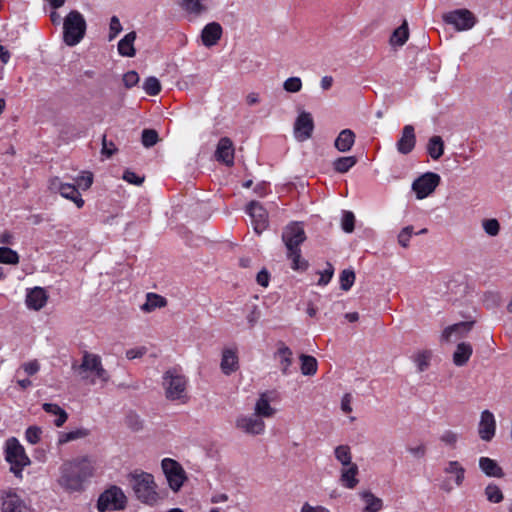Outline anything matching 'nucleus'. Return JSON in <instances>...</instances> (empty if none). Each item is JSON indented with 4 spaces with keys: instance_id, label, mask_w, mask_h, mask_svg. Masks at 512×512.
<instances>
[{
    "instance_id": "obj_64",
    "label": "nucleus",
    "mask_w": 512,
    "mask_h": 512,
    "mask_svg": "<svg viewBox=\"0 0 512 512\" xmlns=\"http://www.w3.org/2000/svg\"><path fill=\"white\" fill-rule=\"evenodd\" d=\"M301 512H330L328 509L322 507V506H311L308 503H305L302 508Z\"/></svg>"
},
{
    "instance_id": "obj_48",
    "label": "nucleus",
    "mask_w": 512,
    "mask_h": 512,
    "mask_svg": "<svg viewBox=\"0 0 512 512\" xmlns=\"http://www.w3.org/2000/svg\"><path fill=\"white\" fill-rule=\"evenodd\" d=\"M482 227L485 233L489 236H497L500 232V224L499 221L495 218L484 219L482 221Z\"/></svg>"
},
{
    "instance_id": "obj_43",
    "label": "nucleus",
    "mask_w": 512,
    "mask_h": 512,
    "mask_svg": "<svg viewBox=\"0 0 512 512\" xmlns=\"http://www.w3.org/2000/svg\"><path fill=\"white\" fill-rule=\"evenodd\" d=\"M0 262L14 265L19 262V256L16 251L8 247H0Z\"/></svg>"
},
{
    "instance_id": "obj_34",
    "label": "nucleus",
    "mask_w": 512,
    "mask_h": 512,
    "mask_svg": "<svg viewBox=\"0 0 512 512\" xmlns=\"http://www.w3.org/2000/svg\"><path fill=\"white\" fill-rule=\"evenodd\" d=\"M181 7L193 17H198L207 10L201 0H182Z\"/></svg>"
},
{
    "instance_id": "obj_1",
    "label": "nucleus",
    "mask_w": 512,
    "mask_h": 512,
    "mask_svg": "<svg viewBox=\"0 0 512 512\" xmlns=\"http://www.w3.org/2000/svg\"><path fill=\"white\" fill-rule=\"evenodd\" d=\"M94 471V463L88 456L77 457L61 465L57 482L66 492H80L84 483L94 475Z\"/></svg>"
},
{
    "instance_id": "obj_16",
    "label": "nucleus",
    "mask_w": 512,
    "mask_h": 512,
    "mask_svg": "<svg viewBox=\"0 0 512 512\" xmlns=\"http://www.w3.org/2000/svg\"><path fill=\"white\" fill-rule=\"evenodd\" d=\"M236 426L243 433L252 436L263 435L266 430V424L264 422V419H262L255 413L238 417L236 421Z\"/></svg>"
},
{
    "instance_id": "obj_28",
    "label": "nucleus",
    "mask_w": 512,
    "mask_h": 512,
    "mask_svg": "<svg viewBox=\"0 0 512 512\" xmlns=\"http://www.w3.org/2000/svg\"><path fill=\"white\" fill-rule=\"evenodd\" d=\"M472 346L469 343L461 342L453 353V362L456 366L465 365L472 355Z\"/></svg>"
},
{
    "instance_id": "obj_33",
    "label": "nucleus",
    "mask_w": 512,
    "mask_h": 512,
    "mask_svg": "<svg viewBox=\"0 0 512 512\" xmlns=\"http://www.w3.org/2000/svg\"><path fill=\"white\" fill-rule=\"evenodd\" d=\"M299 359L301 361V373L304 376H313L316 374L318 363L315 357L306 354H301L299 356Z\"/></svg>"
},
{
    "instance_id": "obj_51",
    "label": "nucleus",
    "mask_w": 512,
    "mask_h": 512,
    "mask_svg": "<svg viewBox=\"0 0 512 512\" xmlns=\"http://www.w3.org/2000/svg\"><path fill=\"white\" fill-rule=\"evenodd\" d=\"M355 216L351 211H344L341 226L346 233H351L354 230Z\"/></svg>"
},
{
    "instance_id": "obj_21",
    "label": "nucleus",
    "mask_w": 512,
    "mask_h": 512,
    "mask_svg": "<svg viewBox=\"0 0 512 512\" xmlns=\"http://www.w3.org/2000/svg\"><path fill=\"white\" fill-rule=\"evenodd\" d=\"M473 324L472 321H466L448 326L442 332L441 339L450 342L463 338L471 331Z\"/></svg>"
},
{
    "instance_id": "obj_41",
    "label": "nucleus",
    "mask_w": 512,
    "mask_h": 512,
    "mask_svg": "<svg viewBox=\"0 0 512 512\" xmlns=\"http://www.w3.org/2000/svg\"><path fill=\"white\" fill-rule=\"evenodd\" d=\"M484 494L486 499L491 503H500L504 498L501 489L493 483H490L485 487Z\"/></svg>"
},
{
    "instance_id": "obj_47",
    "label": "nucleus",
    "mask_w": 512,
    "mask_h": 512,
    "mask_svg": "<svg viewBox=\"0 0 512 512\" xmlns=\"http://www.w3.org/2000/svg\"><path fill=\"white\" fill-rule=\"evenodd\" d=\"M142 144L146 148H150L154 146L159 141V136L156 130L154 129H144L142 131Z\"/></svg>"
},
{
    "instance_id": "obj_22",
    "label": "nucleus",
    "mask_w": 512,
    "mask_h": 512,
    "mask_svg": "<svg viewBox=\"0 0 512 512\" xmlns=\"http://www.w3.org/2000/svg\"><path fill=\"white\" fill-rule=\"evenodd\" d=\"M274 358L279 363L280 371L283 375L287 376L291 374L290 367L293 363V352L284 343H280L277 351L274 354Z\"/></svg>"
},
{
    "instance_id": "obj_61",
    "label": "nucleus",
    "mask_w": 512,
    "mask_h": 512,
    "mask_svg": "<svg viewBox=\"0 0 512 512\" xmlns=\"http://www.w3.org/2000/svg\"><path fill=\"white\" fill-rule=\"evenodd\" d=\"M258 67H259V63L254 62L253 60H251L247 57L244 58L239 65V69L246 71V72L254 71Z\"/></svg>"
},
{
    "instance_id": "obj_39",
    "label": "nucleus",
    "mask_w": 512,
    "mask_h": 512,
    "mask_svg": "<svg viewBox=\"0 0 512 512\" xmlns=\"http://www.w3.org/2000/svg\"><path fill=\"white\" fill-rule=\"evenodd\" d=\"M409 36L408 25L407 22L404 21L401 26H399L392 34L390 38V43L392 45L402 46L405 44Z\"/></svg>"
},
{
    "instance_id": "obj_59",
    "label": "nucleus",
    "mask_w": 512,
    "mask_h": 512,
    "mask_svg": "<svg viewBox=\"0 0 512 512\" xmlns=\"http://www.w3.org/2000/svg\"><path fill=\"white\" fill-rule=\"evenodd\" d=\"M333 273H334L333 267L330 264H328V268L325 269L320 275V278L318 280V285H322V286L327 285L330 282V280L332 279Z\"/></svg>"
},
{
    "instance_id": "obj_60",
    "label": "nucleus",
    "mask_w": 512,
    "mask_h": 512,
    "mask_svg": "<svg viewBox=\"0 0 512 512\" xmlns=\"http://www.w3.org/2000/svg\"><path fill=\"white\" fill-rule=\"evenodd\" d=\"M116 151V147L113 142H109L104 135L102 138V153L108 157L112 156Z\"/></svg>"
},
{
    "instance_id": "obj_7",
    "label": "nucleus",
    "mask_w": 512,
    "mask_h": 512,
    "mask_svg": "<svg viewBox=\"0 0 512 512\" xmlns=\"http://www.w3.org/2000/svg\"><path fill=\"white\" fill-rule=\"evenodd\" d=\"M6 460L11 465V472L17 477H21L22 469L30 464L29 457L16 438H10L6 442Z\"/></svg>"
},
{
    "instance_id": "obj_45",
    "label": "nucleus",
    "mask_w": 512,
    "mask_h": 512,
    "mask_svg": "<svg viewBox=\"0 0 512 512\" xmlns=\"http://www.w3.org/2000/svg\"><path fill=\"white\" fill-rule=\"evenodd\" d=\"M355 282V273L353 270L345 269L340 274V287L344 291H348Z\"/></svg>"
},
{
    "instance_id": "obj_58",
    "label": "nucleus",
    "mask_w": 512,
    "mask_h": 512,
    "mask_svg": "<svg viewBox=\"0 0 512 512\" xmlns=\"http://www.w3.org/2000/svg\"><path fill=\"white\" fill-rule=\"evenodd\" d=\"M123 179L125 181H127L128 183H131L134 185H141L144 182V177H140L130 170H126L124 172Z\"/></svg>"
},
{
    "instance_id": "obj_26",
    "label": "nucleus",
    "mask_w": 512,
    "mask_h": 512,
    "mask_svg": "<svg viewBox=\"0 0 512 512\" xmlns=\"http://www.w3.org/2000/svg\"><path fill=\"white\" fill-rule=\"evenodd\" d=\"M480 470L488 477L502 478L504 476L503 469L496 460L482 456L478 461Z\"/></svg>"
},
{
    "instance_id": "obj_12",
    "label": "nucleus",
    "mask_w": 512,
    "mask_h": 512,
    "mask_svg": "<svg viewBox=\"0 0 512 512\" xmlns=\"http://www.w3.org/2000/svg\"><path fill=\"white\" fill-rule=\"evenodd\" d=\"M161 466L170 488L177 492L186 479L183 468L177 461L170 458L163 459Z\"/></svg>"
},
{
    "instance_id": "obj_17",
    "label": "nucleus",
    "mask_w": 512,
    "mask_h": 512,
    "mask_svg": "<svg viewBox=\"0 0 512 512\" xmlns=\"http://www.w3.org/2000/svg\"><path fill=\"white\" fill-rule=\"evenodd\" d=\"M314 122L310 113L301 112L294 123V136L300 141L308 140L313 132Z\"/></svg>"
},
{
    "instance_id": "obj_42",
    "label": "nucleus",
    "mask_w": 512,
    "mask_h": 512,
    "mask_svg": "<svg viewBox=\"0 0 512 512\" xmlns=\"http://www.w3.org/2000/svg\"><path fill=\"white\" fill-rule=\"evenodd\" d=\"M125 423L127 427L134 432L141 431L144 428L143 419L134 412H131L126 416Z\"/></svg>"
},
{
    "instance_id": "obj_40",
    "label": "nucleus",
    "mask_w": 512,
    "mask_h": 512,
    "mask_svg": "<svg viewBox=\"0 0 512 512\" xmlns=\"http://www.w3.org/2000/svg\"><path fill=\"white\" fill-rule=\"evenodd\" d=\"M460 439V434L453 430H445L439 437L440 442L451 449H455Z\"/></svg>"
},
{
    "instance_id": "obj_2",
    "label": "nucleus",
    "mask_w": 512,
    "mask_h": 512,
    "mask_svg": "<svg viewBox=\"0 0 512 512\" xmlns=\"http://www.w3.org/2000/svg\"><path fill=\"white\" fill-rule=\"evenodd\" d=\"M304 228L299 222L288 224L282 233V240L287 249V257L291 260L293 270H305L308 263L301 258L300 245L305 241Z\"/></svg>"
},
{
    "instance_id": "obj_53",
    "label": "nucleus",
    "mask_w": 512,
    "mask_h": 512,
    "mask_svg": "<svg viewBox=\"0 0 512 512\" xmlns=\"http://www.w3.org/2000/svg\"><path fill=\"white\" fill-rule=\"evenodd\" d=\"M407 451L414 458L421 459L424 458L427 453V447L424 443H418L413 446H408Z\"/></svg>"
},
{
    "instance_id": "obj_5",
    "label": "nucleus",
    "mask_w": 512,
    "mask_h": 512,
    "mask_svg": "<svg viewBox=\"0 0 512 512\" xmlns=\"http://www.w3.org/2000/svg\"><path fill=\"white\" fill-rule=\"evenodd\" d=\"M86 21L77 10L70 11L63 19V41L68 46L77 45L85 36Z\"/></svg>"
},
{
    "instance_id": "obj_63",
    "label": "nucleus",
    "mask_w": 512,
    "mask_h": 512,
    "mask_svg": "<svg viewBox=\"0 0 512 512\" xmlns=\"http://www.w3.org/2000/svg\"><path fill=\"white\" fill-rule=\"evenodd\" d=\"M146 353L145 347H139V348H132L126 351V357L129 360H133L136 358L142 357Z\"/></svg>"
},
{
    "instance_id": "obj_13",
    "label": "nucleus",
    "mask_w": 512,
    "mask_h": 512,
    "mask_svg": "<svg viewBox=\"0 0 512 512\" xmlns=\"http://www.w3.org/2000/svg\"><path fill=\"white\" fill-rule=\"evenodd\" d=\"M443 20L458 31L470 30L476 24L473 13L467 9H457L443 15Z\"/></svg>"
},
{
    "instance_id": "obj_9",
    "label": "nucleus",
    "mask_w": 512,
    "mask_h": 512,
    "mask_svg": "<svg viewBox=\"0 0 512 512\" xmlns=\"http://www.w3.org/2000/svg\"><path fill=\"white\" fill-rule=\"evenodd\" d=\"M443 472L448 477L443 481L441 489L447 493L453 490L452 483L461 487L465 481L466 468L458 460H449L444 464Z\"/></svg>"
},
{
    "instance_id": "obj_38",
    "label": "nucleus",
    "mask_w": 512,
    "mask_h": 512,
    "mask_svg": "<svg viewBox=\"0 0 512 512\" xmlns=\"http://www.w3.org/2000/svg\"><path fill=\"white\" fill-rule=\"evenodd\" d=\"M334 456L341 466L352 464L351 448L348 445H339L334 449Z\"/></svg>"
},
{
    "instance_id": "obj_24",
    "label": "nucleus",
    "mask_w": 512,
    "mask_h": 512,
    "mask_svg": "<svg viewBox=\"0 0 512 512\" xmlns=\"http://www.w3.org/2000/svg\"><path fill=\"white\" fill-rule=\"evenodd\" d=\"M358 473L359 469L355 463L342 466L340 470V483L342 486L348 489H354L359 483L357 479Z\"/></svg>"
},
{
    "instance_id": "obj_4",
    "label": "nucleus",
    "mask_w": 512,
    "mask_h": 512,
    "mask_svg": "<svg viewBox=\"0 0 512 512\" xmlns=\"http://www.w3.org/2000/svg\"><path fill=\"white\" fill-rule=\"evenodd\" d=\"M188 380L176 369H169L162 377V388L166 400L185 404L189 400L187 390Z\"/></svg>"
},
{
    "instance_id": "obj_25",
    "label": "nucleus",
    "mask_w": 512,
    "mask_h": 512,
    "mask_svg": "<svg viewBox=\"0 0 512 512\" xmlns=\"http://www.w3.org/2000/svg\"><path fill=\"white\" fill-rule=\"evenodd\" d=\"M2 512H32L26 503L16 494L8 493L3 499Z\"/></svg>"
},
{
    "instance_id": "obj_27",
    "label": "nucleus",
    "mask_w": 512,
    "mask_h": 512,
    "mask_svg": "<svg viewBox=\"0 0 512 512\" xmlns=\"http://www.w3.org/2000/svg\"><path fill=\"white\" fill-rule=\"evenodd\" d=\"M355 139L356 135L351 129H343L336 137L334 146L339 152L345 153L352 149Z\"/></svg>"
},
{
    "instance_id": "obj_50",
    "label": "nucleus",
    "mask_w": 512,
    "mask_h": 512,
    "mask_svg": "<svg viewBox=\"0 0 512 512\" xmlns=\"http://www.w3.org/2000/svg\"><path fill=\"white\" fill-rule=\"evenodd\" d=\"M93 183V175L90 172H85L75 179V185L82 190H88Z\"/></svg>"
},
{
    "instance_id": "obj_29",
    "label": "nucleus",
    "mask_w": 512,
    "mask_h": 512,
    "mask_svg": "<svg viewBox=\"0 0 512 512\" xmlns=\"http://www.w3.org/2000/svg\"><path fill=\"white\" fill-rule=\"evenodd\" d=\"M167 305V300L159 294L148 293L146 295V302L141 305V310L145 313H150L157 308H163Z\"/></svg>"
},
{
    "instance_id": "obj_20",
    "label": "nucleus",
    "mask_w": 512,
    "mask_h": 512,
    "mask_svg": "<svg viewBox=\"0 0 512 512\" xmlns=\"http://www.w3.org/2000/svg\"><path fill=\"white\" fill-rule=\"evenodd\" d=\"M416 136L412 125H405L402 129L401 136L396 143L397 151L400 154L407 155L415 148Z\"/></svg>"
},
{
    "instance_id": "obj_3",
    "label": "nucleus",
    "mask_w": 512,
    "mask_h": 512,
    "mask_svg": "<svg viewBox=\"0 0 512 512\" xmlns=\"http://www.w3.org/2000/svg\"><path fill=\"white\" fill-rule=\"evenodd\" d=\"M73 369L80 378L91 385L104 387L110 381V375L102 364L99 355L90 352H83L81 363L73 365Z\"/></svg>"
},
{
    "instance_id": "obj_36",
    "label": "nucleus",
    "mask_w": 512,
    "mask_h": 512,
    "mask_svg": "<svg viewBox=\"0 0 512 512\" xmlns=\"http://www.w3.org/2000/svg\"><path fill=\"white\" fill-rule=\"evenodd\" d=\"M431 357L432 352L430 350H421L412 356L413 362L417 366L419 372H423L429 367Z\"/></svg>"
},
{
    "instance_id": "obj_32",
    "label": "nucleus",
    "mask_w": 512,
    "mask_h": 512,
    "mask_svg": "<svg viewBox=\"0 0 512 512\" xmlns=\"http://www.w3.org/2000/svg\"><path fill=\"white\" fill-rule=\"evenodd\" d=\"M427 152L434 160L439 159L444 153V142L440 136H432L427 144Z\"/></svg>"
},
{
    "instance_id": "obj_8",
    "label": "nucleus",
    "mask_w": 512,
    "mask_h": 512,
    "mask_svg": "<svg viewBox=\"0 0 512 512\" xmlns=\"http://www.w3.org/2000/svg\"><path fill=\"white\" fill-rule=\"evenodd\" d=\"M279 401V393L275 389L266 390L263 392H260L254 407H253V413L264 418H273L278 410L274 406H272V403H276Z\"/></svg>"
},
{
    "instance_id": "obj_11",
    "label": "nucleus",
    "mask_w": 512,
    "mask_h": 512,
    "mask_svg": "<svg viewBox=\"0 0 512 512\" xmlns=\"http://www.w3.org/2000/svg\"><path fill=\"white\" fill-rule=\"evenodd\" d=\"M48 189L51 193H59L62 197L73 201L78 208L84 205V200L75 184L65 183L59 177H52L48 181Z\"/></svg>"
},
{
    "instance_id": "obj_49",
    "label": "nucleus",
    "mask_w": 512,
    "mask_h": 512,
    "mask_svg": "<svg viewBox=\"0 0 512 512\" xmlns=\"http://www.w3.org/2000/svg\"><path fill=\"white\" fill-rule=\"evenodd\" d=\"M283 88L290 93L299 92L302 89V81L299 77H290L284 81Z\"/></svg>"
},
{
    "instance_id": "obj_14",
    "label": "nucleus",
    "mask_w": 512,
    "mask_h": 512,
    "mask_svg": "<svg viewBox=\"0 0 512 512\" xmlns=\"http://www.w3.org/2000/svg\"><path fill=\"white\" fill-rule=\"evenodd\" d=\"M440 180L441 178L438 174L427 172L413 182L412 189L418 199H424L435 191Z\"/></svg>"
},
{
    "instance_id": "obj_62",
    "label": "nucleus",
    "mask_w": 512,
    "mask_h": 512,
    "mask_svg": "<svg viewBox=\"0 0 512 512\" xmlns=\"http://www.w3.org/2000/svg\"><path fill=\"white\" fill-rule=\"evenodd\" d=\"M225 143H226V166H230L233 164L234 147H233V143L228 138H226Z\"/></svg>"
},
{
    "instance_id": "obj_52",
    "label": "nucleus",
    "mask_w": 512,
    "mask_h": 512,
    "mask_svg": "<svg viewBox=\"0 0 512 512\" xmlns=\"http://www.w3.org/2000/svg\"><path fill=\"white\" fill-rule=\"evenodd\" d=\"M42 429L38 426H30L25 433L26 440L31 444H37L40 441Z\"/></svg>"
},
{
    "instance_id": "obj_54",
    "label": "nucleus",
    "mask_w": 512,
    "mask_h": 512,
    "mask_svg": "<svg viewBox=\"0 0 512 512\" xmlns=\"http://www.w3.org/2000/svg\"><path fill=\"white\" fill-rule=\"evenodd\" d=\"M412 233V226H406L405 228H403L398 235V243L404 248L408 247Z\"/></svg>"
},
{
    "instance_id": "obj_23",
    "label": "nucleus",
    "mask_w": 512,
    "mask_h": 512,
    "mask_svg": "<svg viewBox=\"0 0 512 512\" xmlns=\"http://www.w3.org/2000/svg\"><path fill=\"white\" fill-rule=\"evenodd\" d=\"M222 27L219 23L212 22L207 24L201 33L202 43L206 47L215 45L222 36Z\"/></svg>"
},
{
    "instance_id": "obj_6",
    "label": "nucleus",
    "mask_w": 512,
    "mask_h": 512,
    "mask_svg": "<svg viewBox=\"0 0 512 512\" xmlns=\"http://www.w3.org/2000/svg\"><path fill=\"white\" fill-rule=\"evenodd\" d=\"M131 485L136 497L143 503L153 504L157 501L156 485L151 474H133Z\"/></svg>"
},
{
    "instance_id": "obj_19",
    "label": "nucleus",
    "mask_w": 512,
    "mask_h": 512,
    "mask_svg": "<svg viewBox=\"0 0 512 512\" xmlns=\"http://www.w3.org/2000/svg\"><path fill=\"white\" fill-rule=\"evenodd\" d=\"M48 298V293L44 288L34 287L28 289L25 303L29 309L39 311L47 304Z\"/></svg>"
},
{
    "instance_id": "obj_44",
    "label": "nucleus",
    "mask_w": 512,
    "mask_h": 512,
    "mask_svg": "<svg viewBox=\"0 0 512 512\" xmlns=\"http://www.w3.org/2000/svg\"><path fill=\"white\" fill-rule=\"evenodd\" d=\"M239 362L236 350L226 349V375L238 370Z\"/></svg>"
},
{
    "instance_id": "obj_10",
    "label": "nucleus",
    "mask_w": 512,
    "mask_h": 512,
    "mask_svg": "<svg viewBox=\"0 0 512 512\" xmlns=\"http://www.w3.org/2000/svg\"><path fill=\"white\" fill-rule=\"evenodd\" d=\"M125 504L126 496L123 491L116 486H112L100 495L97 508L100 512L115 511L124 509Z\"/></svg>"
},
{
    "instance_id": "obj_18",
    "label": "nucleus",
    "mask_w": 512,
    "mask_h": 512,
    "mask_svg": "<svg viewBox=\"0 0 512 512\" xmlns=\"http://www.w3.org/2000/svg\"><path fill=\"white\" fill-rule=\"evenodd\" d=\"M496 433V420L493 413L489 410L481 412L480 421L478 424L479 437L486 442L493 439Z\"/></svg>"
},
{
    "instance_id": "obj_46",
    "label": "nucleus",
    "mask_w": 512,
    "mask_h": 512,
    "mask_svg": "<svg viewBox=\"0 0 512 512\" xmlns=\"http://www.w3.org/2000/svg\"><path fill=\"white\" fill-rule=\"evenodd\" d=\"M143 89L149 95L155 96L161 91V84L156 77H148L143 84Z\"/></svg>"
},
{
    "instance_id": "obj_30",
    "label": "nucleus",
    "mask_w": 512,
    "mask_h": 512,
    "mask_svg": "<svg viewBox=\"0 0 512 512\" xmlns=\"http://www.w3.org/2000/svg\"><path fill=\"white\" fill-rule=\"evenodd\" d=\"M90 431L87 428H76L69 432H61L58 436V445H64L71 441L84 439L89 436Z\"/></svg>"
},
{
    "instance_id": "obj_55",
    "label": "nucleus",
    "mask_w": 512,
    "mask_h": 512,
    "mask_svg": "<svg viewBox=\"0 0 512 512\" xmlns=\"http://www.w3.org/2000/svg\"><path fill=\"white\" fill-rule=\"evenodd\" d=\"M109 30H110V33H109V40L111 41L112 39H114L116 37L117 34H119L122 30V25L120 23V20L118 17L116 16H113L110 20V25H109Z\"/></svg>"
},
{
    "instance_id": "obj_57",
    "label": "nucleus",
    "mask_w": 512,
    "mask_h": 512,
    "mask_svg": "<svg viewBox=\"0 0 512 512\" xmlns=\"http://www.w3.org/2000/svg\"><path fill=\"white\" fill-rule=\"evenodd\" d=\"M124 85L127 88L135 86L139 82V75L135 71H129L123 76Z\"/></svg>"
},
{
    "instance_id": "obj_15",
    "label": "nucleus",
    "mask_w": 512,
    "mask_h": 512,
    "mask_svg": "<svg viewBox=\"0 0 512 512\" xmlns=\"http://www.w3.org/2000/svg\"><path fill=\"white\" fill-rule=\"evenodd\" d=\"M246 212L250 216L251 224L255 233L260 235L269 226V216L266 208L257 201H251L247 207Z\"/></svg>"
},
{
    "instance_id": "obj_56",
    "label": "nucleus",
    "mask_w": 512,
    "mask_h": 512,
    "mask_svg": "<svg viewBox=\"0 0 512 512\" xmlns=\"http://www.w3.org/2000/svg\"><path fill=\"white\" fill-rule=\"evenodd\" d=\"M223 501H224V495L214 496L211 499L212 505L208 508L207 512H224V506L222 504Z\"/></svg>"
},
{
    "instance_id": "obj_35",
    "label": "nucleus",
    "mask_w": 512,
    "mask_h": 512,
    "mask_svg": "<svg viewBox=\"0 0 512 512\" xmlns=\"http://www.w3.org/2000/svg\"><path fill=\"white\" fill-rule=\"evenodd\" d=\"M361 497L365 502V508L363 512H378L381 510L383 506L382 500L373 495L371 492H363Z\"/></svg>"
},
{
    "instance_id": "obj_31",
    "label": "nucleus",
    "mask_w": 512,
    "mask_h": 512,
    "mask_svg": "<svg viewBox=\"0 0 512 512\" xmlns=\"http://www.w3.org/2000/svg\"><path fill=\"white\" fill-rule=\"evenodd\" d=\"M136 39V33L134 31L129 32L121 39L118 43V51L122 56L133 57L135 55L134 41Z\"/></svg>"
},
{
    "instance_id": "obj_37",
    "label": "nucleus",
    "mask_w": 512,
    "mask_h": 512,
    "mask_svg": "<svg viewBox=\"0 0 512 512\" xmlns=\"http://www.w3.org/2000/svg\"><path fill=\"white\" fill-rule=\"evenodd\" d=\"M357 163L355 156L339 157L333 162V168L338 173H346Z\"/></svg>"
}]
</instances>
